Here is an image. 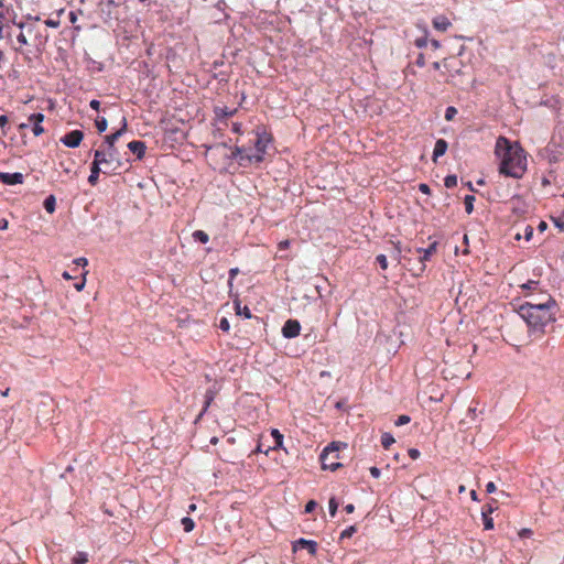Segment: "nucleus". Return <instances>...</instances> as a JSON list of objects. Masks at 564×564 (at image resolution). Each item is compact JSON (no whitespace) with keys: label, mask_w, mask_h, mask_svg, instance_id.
Listing matches in <instances>:
<instances>
[{"label":"nucleus","mask_w":564,"mask_h":564,"mask_svg":"<svg viewBox=\"0 0 564 564\" xmlns=\"http://www.w3.org/2000/svg\"><path fill=\"white\" fill-rule=\"evenodd\" d=\"M192 237L195 241H198L200 243H207L209 240V236L203 230H195Z\"/></svg>","instance_id":"obj_23"},{"label":"nucleus","mask_w":564,"mask_h":564,"mask_svg":"<svg viewBox=\"0 0 564 564\" xmlns=\"http://www.w3.org/2000/svg\"><path fill=\"white\" fill-rule=\"evenodd\" d=\"M296 546H301L306 549L310 554L314 555L317 551V543L312 540L299 539L296 541Z\"/></svg>","instance_id":"obj_15"},{"label":"nucleus","mask_w":564,"mask_h":564,"mask_svg":"<svg viewBox=\"0 0 564 564\" xmlns=\"http://www.w3.org/2000/svg\"><path fill=\"white\" fill-rule=\"evenodd\" d=\"M3 13H0V40L3 37V25H2Z\"/></svg>","instance_id":"obj_59"},{"label":"nucleus","mask_w":564,"mask_h":564,"mask_svg":"<svg viewBox=\"0 0 564 564\" xmlns=\"http://www.w3.org/2000/svg\"><path fill=\"white\" fill-rule=\"evenodd\" d=\"M237 109H229L228 107H216L215 115L217 119H226L228 117H232L236 113Z\"/></svg>","instance_id":"obj_17"},{"label":"nucleus","mask_w":564,"mask_h":564,"mask_svg":"<svg viewBox=\"0 0 564 564\" xmlns=\"http://www.w3.org/2000/svg\"><path fill=\"white\" fill-rule=\"evenodd\" d=\"M419 189L423 194H430V186L427 184H425V183H421L419 185Z\"/></svg>","instance_id":"obj_49"},{"label":"nucleus","mask_w":564,"mask_h":564,"mask_svg":"<svg viewBox=\"0 0 564 564\" xmlns=\"http://www.w3.org/2000/svg\"><path fill=\"white\" fill-rule=\"evenodd\" d=\"M271 435L274 438V445L269 446V448L275 449L278 447H281L283 444V435L279 432V430L273 429Z\"/></svg>","instance_id":"obj_22"},{"label":"nucleus","mask_w":564,"mask_h":564,"mask_svg":"<svg viewBox=\"0 0 564 564\" xmlns=\"http://www.w3.org/2000/svg\"><path fill=\"white\" fill-rule=\"evenodd\" d=\"M555 226L564 231V217H560L554 220Z\"/></svg>","instance_id":"obj_46"},{"label":"nucleus","mask_w":564,"mask_h":564,"mask_svg":"<svg viewBox=\"0 0 564 564\" xmlns=\"http://www.w3.org/2000/svg\"><path fill=\"white\" fill-rule=\"evenodd\" d=\"M344 510L347 512V513H352L354 510H355V506L352 503H348L345 506Z\"/></svg>","instance_id":"obj_56"},{"label":"nucleus","mask_w":564,"mask_h":564,"mask_svg":"<svg viewBox=\"0 0 564 564\" xmlns=\"http://www.w3.org/2000/svg\"><path fill=\"white\" fill-rule=\"evenodd\" d=\"M232 131L236 132V133H240L241 126L239 123H234Z\"/></svg>","instance_id":"obj_60"},{"label":"nucleus","mask_w":564,"mask_h":564,"mask_svg":"<svg viewBox=\"0 0 564 564\" xmlns=\"http://www.w3.org/2000/svg\"><path fill=\"white\" fill-rule=\"evenodd\" d=\"M301 324L297 319H288L281 329L282 336L288 339L295 338L300 335Z\"/></svg>","instance_id":"obj_7"},{"label":"nucleus","mask_w":564,"mask_h":564,"mask_svg":"<svg viewBox=\"0 0 564 564\" xmlns=\"http://www.w3.org/2000/svg\"><path fill=\"white\" fill-rule=\"evenodd\" d=\"M88 562V554L83 551L76 552L72 558V564H86Z\"/></svg>","instance_id":"obj_21"},{"label":"nucleus","mask_w":564,"mask_h":564,"mask_svg":"<svg viewBox=\"0 0 564 564\" xmlns=\"http://www.w3.org/2000/svg\"><path fill=\"white\" fill-rule=\"evenodd\" d=\"M95 124H96V128L98 130V132H105L107 130V127H108V121L105 117H98L95 121Z\"/></svg>","instance_id":"obj_28"},{"label":"nucleus","mask_w":564,"mask_h":564,"mask_svg":"<svg viewBox=\"0 0 564 564\" xmlns=\"http://www.w3.org/2000/svg\"><path fill=\"white\" fill-rule=\"evenodd\" d=\"M106 6L108 8H117V7H119V3L116 0H107Z\"/></svg>","instance_id":"obj_52"},{"label":"nucleus","mask_w":564,"mask_h":564,"mask_svg":"<svg viewBox=\"0 0 564 564\" xmlns=\"http://www.w3.org/2000/svg\"><path fill=\"white\" fill-rule=\"evenodd\" d=\"M369 471H370V474H371V476H372L373 478H379V477H380V475H381L380 469H379L378 467H376V466L370 467Z\"/></svg>","instance_id":"obj_44"},{"label":"nucleus","mask_w":564,"mask_h":564,"mask_svg":"<svg viewBox=\"0 0 564 564\" xmlns=\"http://www.w3.org/2000/svg\"><path fill=\"white\" fill-rule=\"evenodd\" d=\"M75 263H76L77 265H86V264L88 263V261H87V259H86V258H77V259L75 260Z\"/></svg>","instance_id":"obj_53"},{"label":"nucleus","mask_w":564,"mask_h":564,"mask_svg":"<svg viewBox=\"0 0 564 564\" xmlns=\"http://www.w3.org/2000/svg\"><path fill=\"white\" fill-rule=\"evenodd\" d=\"M496 490H497V488H496L495 482L489 481V482L486 485V491H487L488 494H492V492H495Z\"/></svg>","instance_id":"obj_47"},{"label":"nucleus","mask_w":564,"mask_h":564,"mask_svg":"<svg viewBox=\"0 0 564 564\" xmlns=\"http://www.w3.org/2000/svg\"><path fill=\"white\" fill-rule=\"evenodd\" d=\"M376 260L382 270H386L388 268V260L384 254H378Z\"/></svg>","instance_id":"obj_35"},{"label":"nucleus","mask_w":564,"mask_h":564,"mask_svg":"<svg viewBox=\"0 0 564 564\" xmlns=\"http://www.w3.org/2000/svg\"><path fill=\"white\" fill-rule=\"evenodd\" d=\"M219 328L224 332H228L230 329L229 321L226 317H223L219 321Z\"/></svg>","instance_id":"obj_36"},{"label":"nucleus","mask_w":564,"mask_h":564,"mask_svg":"<svg viewBox=\"0 0 564 564\" xmlns=\"http://www.w3.org/2000/svg\"><path fill=\"white\" fill-rule=\"evenodd\" d=\"M429 40L426 36H422L415 40V46L419 48H423L427 45Z\"/></svg>","instance_id":"obj_37"},{"label":"nucleus","mask_w":564,"mask_h":564,"mask_svg":"<svg viewBox=\"0 0 564 564\" xmlns=\"http://www.w3.org/2000/svg\"><path fill=\"white\" fill-rule=\"evenodd\" d=\"M214 397L215 395H214V392L212 390H207L206 391V393H205V404H204V408H203V411H202L200 415H203L207 411L208 406L210 405V403L214 400Z\"/></svg>","instance_id":"obj_29"},{"label":"nucleus","mask_w":564,"mask_h":564,"mask_svg":"<svg viewBox=\"0 0 564 564\" xmlns=\"http://www.w3.org/2000/svg\"><path fill=\"white\" fill-rule=\"evenodd\" d=\"M102 163V155L100 153H94V161L90 166V175L88 176V183L95 186L99 180V174H108L107 170L100 167Z\"/></svg>","instance_id":"obj_6"},{"label":"nucleus","mask_w":564,"mask_h":564,"mask_svg":"<svg viewBox=\"0 0 564 564\" xmlns=\"http://www.w3.org/2000/svg\"><path fill=\"white\" fill-rule=\"evenodd\" d=\"M539 282L538 281H533V280H530L528 281L527 283H524L522 285L523 289H528V290H534L536 286H538Z\"/></svg>","instance_id":"obj_40"},{"label":"nucleus","mask_w":564,"mask_h":564,"mask_svg":"<svg viewBox=\"0 0 564 564\" xmlns=\"http://www.w3.org/2000/svg\"><path fill=\"white\" fill-rule=\"evenodd\" d=\"M436 248H437V242L431 243L425 249L419 248L417 252L422 253L420 261L421 262L427 261L431 258V256L436 251Z\"/></svg>","instance_id":"obj_16"},{"label":"nucleus","mask_w":564,"mask_h":564,"mask_svg":"<svg viewBox=\"0 0 564 564\" xmlns=\"http://www.w3.org/2000/svg\"><path fill=\"white\" fill-rule=\"evenodd\" d=\"M394 437L390 433H383L381 435V445L387 449L394 443Z\"/></svg>","instance_id":"obj_25"},{"label":"nucleus","mask_w":564,"mask_h":564,"mask_svg":"<svg viewBox=\"0 0 564 564\" xmlns=\"http://www.w3.org/2000/svg\"><path fill=\"white\" fill-rule=\"evenodd\" d=\"M128 149L133 154L137 155L138 160H141L144 156V154H145L147 147H145V143L143 141L133 140V141L128 143Z\"/></svg>","instance_id":"obj_10"},{"label":"nucleus","mask_w":564,"mask_h":564,"mask_svg":"<svg viewBox=\"0 0 564 564\" xmlns=\"http://www.w3.org/2000/svg\"><path fill=\"white\" fill-rule=\"evenodd\" d=\"M181 523L185 532H191L195 528V522L189 517L182 518Z\"/></svg>","instance_id":"obj_26"},{"label":"nucleus","mask_w":564,"mask_h":564,"mask_svg":"<svg viewBox=\"0 0 564 564\" xmlns=\"http://www.w3.org/2000/svg\"><path fill=\"white\" fill-rule=\"evenodd\" d=\"M555 300L547 295L545 302H525L521 304L518 314L527 323L530 332L544 334L545 327L555 321Z\"/></svg>","instance_id":"obj_2"},{"label":"nucleus","mask_w":564,"mask_h":564,"mask_svg":"<svg viewBox=\"0 0 564 564\" xmlns=\"http://www.w3.org/2000/svg\"><path fill=\"white\" fill-rule=\"evenodd\" d=\"M289 245H290V242L288 240H284L279 243V247H280V249H285L289 247Z\"/></svg>","instance_id":"obj_61"},{"label":"nucleus","mask_w":564,"mask_h":564,"mask_svg":"<svg viewBox=\"0 0 564 564\" xmlns=\"http://www.w3.org/2000/svg\"><path fill=\"white\" fill-rule=\"evenodd\" d=\"M23 174L15 172V173H0V182H2L6 185H17L23 183Z\"/></svg>","instance_id":"obj_9"},{"label":"nucleus","mask_w":564,"mask_h":564,"mask_svg":"<svg viewBox=\"0 0 564 564\" xmlns=\"http://www.w3.org/2000/svg\"><path fill=\"white\" fill-rule=\"evenodd\" d=\"M84 138L80 130H73L61 138V142L67 148H77Z\"/></svg>","instance_id":"obj_8"},{"label":"nucleus","mask_w":564,"mask_h":564,"mask_svg":"<svg viewBox=\"0 0 564 564\" xmlns=\"http://www.w3.org/2000/svg\"><path fill=\"white\" fill-rule=\"evenodd\" d=\"M43 206L45 210L50 214H53L55 212L56 207V199L54 195H48L43 203Z\"/></svg>","instance_id":"obj_19"},{"label":"nucleus","mask_w":564,"mask_h":564,"mask_svg":"<svg viewBox=\"0 0 564 564\" xmlns=\"http://www.w3.org/2000/svg\"><path fill=\"white\" fill-rule=\"evenodd\" d=\"M239 272V269L238 268H232L229 270V284L231 285V281L235 279V276L238 274Z\"/></svg>","instance_id":"obj_48"},{"label":"nucleus","mask_w":564,"mask_h":564,"mask_svg":"<svg viewBox=\"0 0 564 564\" xmlns=\"http://www.w3.org/2000/svg\"><path fill=\"white\" fill-rule=\"evenodd\" d=\"M328 509H329V514L332 517H335L337 509H338V502L336 501V499L334 497L329 499Z\"/></svg>","instance_id":"obj_32"},{"label":"nucleus","mask_w":564,"mask_h":564,"mask_svg":"<svg viewBox=\"0 0 564 564\" xmlns=\"http://www.w3.org/2000/svg\"><path fill=\"white\" fill-rule=\"evenodd\" d=\"M496 154L500 158L499 172L509 177L521 178L527 171V156L523 149L505 137L496 142Z\"/></svg>","instance_id":"obj_1"},{"label":"nucleus","mask_w":564,"mask_h":564,"mask_svg":"<svg viewBox=\"0 0 564 564\" xmlns=\"http://www.w3.org/2000/svg\"><path fill=\"white\" fill-rule=\"evenodd\" d=\"M317 507V503L316 501L314 500H310L306 506H305V512L306 513H311L315 510V508Z\"/></svg>","instance_id":"obj_38"},{"label":"nucleus","mask_w":564,"mask_h":564,"mask_svg":"<svg viewBox=\"0 0 564 564\" xmlns=\"http://www.w3.org/2000/svg\"><path fill=\"white\" fill-rule=\"evenodd\" d=\"M17 40L18 42L21 44V45H26L28 44V40L25 37V35L23 33H20L18 36H17Z\"/></svg>","instance_id":"obj_51"},{"label":"nucleus","mask_w":564,"mask_h":564,"mask_svg":"<svg viewBox=\"0 0 564 564\" xmlns=\"http://www.w3.org/2000/svg\"><path fill=\"white\" fill-rule=\"evenodd\" d=\"M456 115H457V109L453 106H449L446 108L444 117L447 121H451L455 118Z\"/></svg>","instance_id":"obj_31"},{"label":"nucleus","mask_w":564,"mask_h":564,"mask_svg":"<svg viewBox=\"0 0 564 564\" xmlns=\"http://www.w3.org/2000/svg\"><path fill=\"white\" fill-rule=\"evenodd\" d=\"M531 533H532V531H531L530 529H523V530H521V532H520V536H521V538H528V536H530V535H531Z\"/></svg>","instance_id":"obj_54"},{"label":"nucleus","mask_w":564,"mask_h":564,"mask_svg":"<svg viewBox=\"0 0 564 564\" xmlns=\"http://www.w3.org/2000/svg\"><path fill=\"white\" fill-rule=\"evenodd\" d=\"M12 23H13L14 25H17V26H18L19 29H21V30H22V29H24V26H25V24H24L23 22H18V21L15 20V15H14V17H13V19H12Z\"/></svg>","instance_id":"obj_57"},{"label":"nucleus","mask_w":564,"mask_h":564,"mask_svg":"<svg viewBox=\"0 0 564 564\" xmlns=\"http://www.w3.org/2000/svg\"><path fill=\"white\" fill-rule=\"evenodd\" d=\"M475 196L466 195L464 197L465 210L467 214H471L474 210Z\"/></svg>","instance_id":"obj_27"},{"label":"nucleus","mask_w":564,"mask_h":564,"mask_svg":"<svg viewBox=\"0 0 564 564\" xmlns=\"http://www.w3.org/2000/svg\"><path fill=\"white\" fill-rule=\"evenodd\" d=\"M494 512V507L491 505H487L482 507L481 510V517L484 522V529L485 530H492L494 529V520L490 517V514Z\"/></svg>","instance_id":"obj_12"},{"label":"nucleus","mask_w":564,"mask_h":564,"mask_svg":"<svg viewBox=\"0 0 564 564\" xmlns=\"http://www.w3.org/2000/svg\"><path fill=\"white\" fill-rule=\"evenodd\" d=\"M246 153H249V149H246L245 147H235L230 158L231 159H238L239 164L241 165V156H245Z\"/></svg>","instance_id":"obj_20"},{"label":"nucleus","mask_w":564,"mask_h":564,"mask_svg":"<svg viewBox=\"0 0 564 564\" xmlns=\"http://www.w3.org/2000/svg\"><path fill=\"white\" fill-rule=\"evenodd\" d=\"M444 185L445 187L447 188H453L454 186L457 185V176L454 175V174H451V175H447L445 178H444Z\"/></svg>","instance_id":"obj_30"},{"label":"nucleus","mask_w":564,"mask_h":564,"mask_svg":"<svg viewBox=\"0 0 564 564\" xmlns=\"http://www.w3.org/2000/svg\"><path fill=\"white\" fill-rule=\"evenodd\" d=\"M409 455L412 459H417L420 457V451L416 449V448H410L409 449Z\"/></svg>","instance_id":"obj_43"},{"label":"nucleus","mask_w":564,"mask_h":564,"mask_svg":"<svg viewBox=\"0 0 564 564\" xmlns=\"http://www.w3.org/2000/svg\"><path fill=\"white\" fill-rule=\"evenodd\" d=\"M126 129H127V120H126V118H123L122 127L119 130H117L116 132H113L109 135H106L105 143L107 144V147H109V158L110 159H116V156H118V150L115 147V143L122 135V133L126 131Z\"/></svg>","instance_id":"obj_5"},{"label":"nucleus","mask_w":564,"mask_h":564,"mask_svg":"<svg viewBox=\"0 0 564 564\" xmlns=\"http://www.w3.org/2000/svg\"><path fill=\"white\" fill-rule=\"evenodd\" d=\"M356 532V527L355 525H350L348 527L347 529H345L341 533H340V539L344 540V539H349L352 536V534Z\"/></svg>","instance_id":"obj_33"},{"label":"nucleus","mask_w":564,"mask_h":564,"mask_svg":"<svg viewBox=\"0 0 564 564\" xmlns=\"http://www.w3.org/2000/svg\"><path fill=\"white\" fill-rule=\"evenodd\" d=\"M340 446L346 447V444L333 442L322 451L319 460L323 469H329L334 471L341 466V464L338 462V452Z\"/></svg>","instance_id":"obj_4"},{"label":"nucleus","mask_w":564,"mask_h":564,"mask_svg":"<svg viewBox=\"0 0 564 564\" xmlns=\"http://www.w3.org/2000/svg\"><path fill=\"white\" fill-rule=\"evenodd\" d=\"M410 421H411V417H410L409 415L403 414V415H400V416L395 420L394 425H395V426H402V425L408 424Z\"/></svg>","instance_id":"obj_34"},{"label":"nucleus","mask_w":564,"mask_h":564,"mask_svg":"<svg viewBox=\"0 0 564 564\" xmlns=\"http://www.w3.org/2000/svg\"><path fill=\"white\" fill-rule=\"evenodd\" d=\"M119 166H120V165H118V164H117L116 166H113V167L109 169V167H110V165H105V169H104V170H107V171H108V173H110V172H116V170H117Z\"/></svg>","instance_id":"obj_63"},{"label":"nucleus","mask_w":564,"mask_h":564,"mask_svg":"<svg viewBox=\"0 0 564 564\" xmlns=\"http://www.w3.org/2000/svg\"><path fill=\"white\" fill-rule=\"evenodd\" d=\"M546 228V224L544 221H541L539 225L540 230H544Z\"/></svg>","instance_id":"obj_64"},{"label":"nucleus","mask_w":564,"mask_h":564,"mask_svg":"<svg viewBox=\"0 0 564 564\" xmlns=\"http://www.w3.org/2000/svg\"><path fill=\"white\" fill-rule=\"evenodd\" d=\"M415 64L419 66V67H423L425 65V57L422 53H420L416 57V61H415Z\"/></svg>","instance_id":"obj_42"},{"label":"nucleus","mask_w":564,"mask_h":564,"mask_svg":"<svg viewBox=\"0 0 564 564\" xmlns=\"http://www.w3.org/2000/svg\"><path fill=\"white\" fill-rule=\"evenodd\" d=\"M447 148H448V144L447 142L444 140V139H438L436 142H435V147H434V150H433V161L436 162V160L444 155L447 151Z\"/></svg>","instance_id":"obj_13"},{"label":"nucleus","mask_w":564,"mask_h":564,"mask_svg":"<svg viewBox=\"0 0 564 564\" xmlns=\"http://www.w3.org/2000/svg\"><path fill=\"white\" fill-rule=\"evenodd\" d=\"M433 26L438 31H446L451 26V21L445 15H437L432 21Z\"/></svg>","instance_id":"obj_14"},{"label":"nucleus","mask_w":564,"mask_h":564,"mask_svg":"<svg viewBox=\"0 0 564 564\" xmlns=\"http://www.w3.org/2000/svg\"><path fill=\"white\" fill-rule=\"evenodd\" d=\"M235 308H236L237 315H241L245 318H251L252 315H251V312L248 306L241 307L239 302H235Z\"/></svg>","instance_id":"obj_24"},{"label":"nucleus","mask_w":564,"mask_h":564,"mask_svg":"<svg viewBox=\"0 0 564 564\" xmlns=\"http://www.w3.org/2000/svg\"><path fill=\"white\" fill-rule=\"evenodd\" d=\"M431 45L433 46L434 50H437L441 47V43L437 40H431Z\"/></svg>","instance_id":"obj_58"},{"label":"nucleus","mask_w":564,"mask_h":564,"mask_svg":"<svg viewBox=\"0 0 564 564\" xmlns=\"http://www.w3.org/2000/svg\"><path fill=\"white\" fill-rule=\"evenodd\" d=\"M533 235V228L531 226H527L524 229V237L529 241Z\"/></svg>","instance_id":"obj_45"},{"label":"nucleus","mask_w":564,"mask_h":564,"mask_svg":"<svg viewBox=\"0 0 564 564\" xmlns=\"http://www.w3.org/2000/svg\"><path fill=\"white\" fill-rule=\"evenodd\" d=\"M271 142L270 135L265 132L257 133L254 140V148L249 149V153H246L245 156H241V165L246 166L248 163H260L263 161V156L265 154L267 148Z\"/></svg>","instance_id":"obj_3"},{"label":"nucleus","mask_w":564,"mask_h":564,"mask_svg":"<svg viewBox=\"0 0 564 564\" xmlns=\"http://www.w3.org/2000/svg\"><path fill=\"white\" fill-rule=\"evenodd\" d=\"M8 123V117L6 115L0 116V127L2 129V133L6 134V126Z\"/></svg>","instance_id":"obj_41"},{"label":"nucleus","mask_w":564,"mask_h":564,"mask_svg":"<svg viewBox=\"0 0 564 564\" xmlns=\"http://www.w3.org/2000/svg\"><path fill=\"white\" fill-rule=\"evenodd\" d=\"M8 220L6 218L0 219V230H6L8 228Z\"/></svg>","instance_id":"obj_55"},{"label":"nucleus","mask_w":564,"mask_h":564,"mask_svg":"<svg viewBox=\"0 0 564 564\" xmlns=\"http://www.w3.org/2000/svg\"><path fill=\"white\" fill-rule=\"evenodd\" d=\"M94 153H100L102 155V163L101 165H111L115 161L118 163V165H121L120 161L116 156V159L109 158V147H107V150H95Z\"/></svg>","instance_id":"obj_18"},{"label":"nucleus","mask_w":564,"mask_h":564,"mask_svg":"<svg viewBox=\"0 0 564 564\" xmlns=\"http://www.w3.org/2000/svg\"><path fill=\"white\" fill-rule=\"evenodd\" d=\"M44 120V115L41 112L32 113L29 118V121L33 123V133L34 135H41L44 132V128L41 123Z\"/></svg>","instance_id":"obj_11"},{"label":"nucleus","mask_w":564,"mask_h":564,"mask_svg":"<svg viewBox=\"0 0 564 564\" xmlns=\"http://www.w3.org/2000/svg\"><path fill=\"white\" fill-rule=\"evenodd\" d=\"M45 25L48 26V28H53V29H56L59 26V21L58 20H53V19H47L45 20Z\"/></svg>","instance_id":"obj_39"},{"label":"nucleus","mask_w":564,"mask_h":564,"mask_svg":"<svg viewBox=\"0 0 564 564\" xmlns=\"http://www.w3.org/2000/svg\"><path fill=\"white\" fill-rule=\"evenodd\" d=\"M89 106H90V108H91V109H94V110H97V111H98V110H99V108H100V101H99V100H97V99H93V100L89 102Z\"/></svg>","instance_id":"obj_50"},{"label":"nucleus","mask_w":564,"mask_h":564,"mask_svg":"<svg viewBox=\"0 0 564 564\" xmlns=\"http://www.w3.org/2000/svg\"><path fill=\"white\" fill-rule=\"evenodd\" d=\"M85 286V281L75 284L77 291H82Z\"/></svg>","instance_id":"obj_62"}]
</instances>
